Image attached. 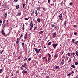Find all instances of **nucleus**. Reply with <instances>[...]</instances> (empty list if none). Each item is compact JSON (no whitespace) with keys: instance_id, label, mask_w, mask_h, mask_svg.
Returning <instances> with one entry per match:
<instances>
[{"instance_id":"f257e3e1","label":"nucleus","mask_w":78,"mask_h":78,"mask_svg":"<svg viewBox=\"0 0 78 78\" xmlns=\"http://www.w3.org/2000/svg\"><path fill=\"white\" fill-rule=\"evenodd\" d=\"M34 48L36 51V52L37 53H39L40 52V51H41V49H39L38 50V49H36V48H34Z\"/></svg>"},{"instance_id":"f03ea898","label":"nucleus","mask_w":78,"mask_h":78,"mask_svg":"<svg viewBox=\"0 0 78 78\" xmlns=\"http://www.w3.org/2000/svg\"><path fill=\"white\" fill-rule=\"evenodd\" d=\"M30 25L31 27H30L29 30H32V28H33V24L32 23V21H31Z\"/></svg>"},{"instance_id":"7ed1b4c3","label":"nucleus","mask_w":78,"mask_h":78,"mask_svg":"<svg viewBox=\"0 0 78 78\" xmlns=\"http://www.w3.org/2000/svg\"><path fill=\"white\" fill-rule=\"evenodd\" d=\"M58 44H55L54 43V44H53L52 45H53V47L54 48H55V47H57V46H58Z\"/></svg>"},{"instance_id":"20e7f679","label":"nucleus","mask_w":78,"mask_h":78,"mask_svg":"<svg viewBox=\"0 0 78 78\" xmlns=\"http://www.w3.org/2000/svg\"><path fill=\"white\" fill-rule=\"evenodd\" d=\"M58 17L60 20H62V13H61L59 15V16H58Z\"/></svg>"},{"instance_id":"39448f33","label":"nucleus","mask_w":78,"mask_h":78,"mask_svg":"<svg viewBox=\"0 0 78 78\" xmlns=\"http://www.w3.org/2000/svg\"><path fill=\"white\" fill-rule=\"evenodd\" d=\"M1 33L3 35H4V36L6 35V33H5L4 32V30H2L1 31Z\"/></svg>"},{"instance_id":"423d86ee","label":"nucleus","mask_w":78,"mask_h":78,"mask_svg":"<svg viewBox=\"0 0 78 78\" xmlns=\"http://www.w3.org/2000/svg\"><path fill=\"white\" fill-rule=\"evenodd\" d=\"M22 73H23V74H24V73H27L28 72L25 71V70H23L22 71Z\"/></svg>"},{"instance_id":"0eeeda50","label":"nucleus","mask_w":78,"mask_h":78,"mask_svg":"<svg viewBox=\"0 0 78 78\" xmlns=\"http://www.w3.org/2000/svg\"><path fill=\"white\" fill-rule=\"evenodd\" d=\"M56 32H55L54 34H53V37H55V36H56Z\"/></svg>"},{"instance_id":"6e6552de","label":"nucleus","mask_w":78,"mask_h":78,"mask_svg":"<svg viewBox=\"0 0 78 78\" xmlns=\"http://www.w3.org/2000/svg\"><path fill=\"white\" fill-rule=\"evenodd\" d=\"M64 59H63L62 61L61 64H64Z\"/></svg>"},{"instance_id":"1a4fd4ad","label":"nucleus","mask_w":78,"mask_h":78,"mask_svg":"<svg viewBox=\"0 0 78 78\" xmlns=\"http://www.w3.org/2000/svg\"><path fill=\"white\" fill-rule=\"evenodd\" d=\"M59 66H55V69H59Z\"/></svg>"},{"instance_id":"9d476101","label":"nucleus","mask_w":78,"mask_h":78,"mask_svg":"<svg viewBox=\"0 0 78 78\" xmlns=\"http://www.w3.org/2000/svg\"><path fill=\"white\" fill-rule=\"evenodd\" d=\"M35 14H36V16H37L38 14L37 13V10H35Z\"/></svg>"},{"instance_id":"9b49d317","label":"nucleus","mask_w":78,"mask_h":78,"mask_svg":"<svg viewBox=\"0 0 78 78\" xmlns=\"http://www.w3.org/2000/svg\"><path fill=\"white\" fill-rule=\"evenodd\" d=\"M71 67H72L73 68H75V65H73L71 66Z\"/></svg>"},{"instance_id":"f8f14e48","label":"nucleus","mask_w":78,"mask_h":78,"mask_svg":"<svg viewBox=\"0 0 78 78\" xmlns=\"http://www.w3.org/2000/svg\"><path fill=\"white\" fill-rule=\"evenodd\" d=\"M24 44H25V43H24V42L22 43L21 44H22V47H23Z\"/></svg>"},{"instance_id":"ddd939ff","label":"nucleus","mask_w":78,"mask_h":78,"mask_svg":"<svg viewBox=\"0 0 78 78\" xmlns=\"http://www.w3.org/2000/svg\"><path fill=\"white\" fill-rule=\"evenodd\" d=\"M19 8V5H18L16 6V9H18V8Z\"/></svg>"},{"instance_id":"4468645a","label":"nucleus","mask_w":78,"mask_h":78,"mask_svg":"<svg viewBox=\"0 0 78 78\" xmlns=\"http://www.w3.org/2000/svg\"><path fill=\"white\" fill-rule=\"evenodd\" d=\"M24 39H27V35H25L24 37Z\"/></svg>"},{"instance_id":"2eb2a0df","label":"nucleus","mask_w":78,"mask_h":78,"mask_svg":"<svg viewBox=\"0 0 78 78\" xmlns=\"http://www.w3.org/2000/svg\"><path fill=\"white\" fill-rule=\"evenodd\" d=\"M72 42H73V43L74 44H75V42H74V41H75V39H73L72 40Z\"/></svg>"},{"instance_id":"dca6fc26","label":"nucleus","mask_w":78,"mask_h":78,"mask_svg":"<svg viewBox=\"0 0 78 78\" xmlns=\"http://www.w3.org/2000/svg\"><path fill=\"white\" fill-rule=\"evenodd\" d=\"M4 17L5 18H6L7 17V14L5 13L4 15Z\"/></svg>"},{"instance_id":"f3484780","label":"nucleus","mask_w":78,"mask_h":78,"mask_svg":"<svg viewBox=\"0 0 78 78\" xmlns=\"http://www.w3.org/2000/svg\"><path fill=\"white\" fill-rule=\"evenodd\" d=\"M72 55H73V57H74L75 56V53H73L72 54Z\"/></svg>"},{"instance_id":"a211bd4d","label":"nucleus","mask_w":78,"mask_h":78,"mask_svg":"<svg viewBox=\"0 0 78 78\" xmlns=\"http://www.w3.org/2000/svg\"><path fill=\"white\" fill-rule=\"evenodd\" d=\"M51 43H52V42H49L48 43V45H50L51 44Z\"/></svg>"},{"instance_id":"6ab92c4d","label":"nucleus","mask_w":78,"mask_h":78,"mask_svg":"<svg viewBox=\"0 0 78 78\" xmlns=\"http://www.w3.org/2000/svg\"><path fill=\"white\" fill-rule=\"evenodd\" d=\"M22 66V67H26V66L24 65H23Z\"/></svg>"},{"instance_id":"aec40b11","label":"nucleus","mask_w":78,"mask_h":78,"mask_svg":"<svg viewBox=\"0 0 78 78\" xmlns=\"http://www.w3.org/2000/svg\"><path fill=\"white\" fill-rule=\"evenodd\" d=\"M28 60L29 61H31V57L29 58L28 59Z\"/></svg>"},{"instance_id":"412c9836","label":"nucleus","mask_w":78,"mask_h":78,"mask_svg":"<svg viewBox=\"0 0 78 78\" xmlns=\"http://www.w3.org/2000/svg\"><path fill=\"white\" fill-rule=\"evenodd\" d=\"M34 10H33V12H32V13H31V15H33V14H34Z\"/></svg>"},{"instance_id":"4be33fe9","label":"nucleus","mask_w":78,"mask_h":78,"mask_svg":"<svg viewBox=\"0 0 78 78\" xmlns=\"http://www.w3.org/2000/svg\"><path fill=\"white\" fill-rule=\"evenodd\" d=\"M27 59H28V58H27L24 59V61H26V60H27Z\"/></svg>"},{"instance_id":"5701e85b","label":"nucleus","mask_w":78,"mask_h":78,"mask_svg":"<svg viewBox=\"0 0 78 78\" xmlns=\"http://www.w3.org/2000/svg\"><path fill=\"white\" fill-rule=\"evenodd\" d=\"M39 34H42V33H43V31H40L39 32Z\"/></svg>"},{"instance_id":"b1692460","label":"nucleus","mask_w":78,"mask_h":78,"mask_svg":"<svg viewBox=\"0 0 78 78\" xmlns=\"http://www.w3.org/2000/svg\"><path fill=\"white\" fill-rule=\"evenodd\" d=\"M25 3H24L23 4V8H25Z\"/></svg>"},{"instance_id":"393cba45","label":"nucleus","mask_w":78,"mask_h":78,"mask_svg":"<svg viewBox=\"0 0 78 78\" xmlns=\"http://www.w3.org/2000/svg\"><path fill=\"white\" fill-rule=\"evenodd\" d=\"M77 34V33L76 32H75L74 33V34L75 36H76V34Z\"/></svg>"},{"instance_id":"a878e982","label":"nucleus","mask_w":78,"mask_h":78,"mask_svg":"<svg viewBox=\"0 0 78 78\" xmlns=\"http://www.w3.org/2000/svg\"><path fill=\"white\" fill-rule=\"evenodd\" d=\"M2 70H3L2 69H1L0 70V73H2V71H3Z\"/></svg>"},{"instance_id":"bb28decb","label":"nucleus","mask_w":78,"mask_h":78,"mask_svg":"<svg viewBox=\"0 0 78 78\" xmlns=\"http://www.w3.org/2000/svg\"><path fill=\"white\" fill-rule=\"evenodd\" d=\"M18 15H19L20 16V15H21V12L20 13H18Z\"/></svg>"},{"instance_id":"cd10ccee","label":"nucleus","mask_w":78,"mask_h":78,"mask_svg":"<svg viewBox=\"0 0 78 78\" xmlns=\"http://www.w3.org/2000/svg\"><path fill=\"white\" fill-rule=\"evenodd\" d=\"M2 21L1 20H0V26H1V25H2Z\"/></svg>"},{"instance_id":"c85d7f7f","label":"nucleus","mask_w":78,"mask_h":78,"mask_svg":"<svg viewBox=\"0 0 78 78\" xmlns=\"http://www.w3.org/2000/svg\"><path fill=\"white\" fill-rule=\"evenodd\" d=\"M3 51H4V50H2L1 51V54H2V53H3Z\"/></svg>"},{"instance_id":"c756f323","label":"nucleus","mask_w":78,"mask_h":78,"mask_svg":"<svg viewBox=\"0 0 78 78\" xmlns=\"http://www.w3.org/2000/svg\"><path fill=\"white\" fill-rule=\"evenodd\" d=\"M78 43V41H76L75 42V44H77Z\"/></svg>"},{"instance_id":"7c9ffc66","label":"nucleus","mask_w":78,"mask_h":78,"mask_svg":"<svg viewBox=\"0 0 78 78\" xmlns=\"http://www.w3.org/2000/svg\"><path fill=\"white\" fill-rule=\"evenodd\" d=\"M51 26L52 27H55V25H54V24H52L51 25Z\"/></svg>"},{"instance_id":"2f4dec72","label":"nucleus","mask_w":78,"mask_h":78,"mask_svg":"<svg viewBox=\"0 0 78 78\" xmlns=\"http://www.w3.org/2000/svg\"><path fill=\"white\" fill-rule=\"evenodd\" d=\"M57 56H58V55H57V54H56V55L54 56V57H55V58H56V57H57Z\"/></svg>"},{"instance_id":"473e14b6","label":"nucleus","mask_w":78,"mask_h":78,"mask_svg":"<svg viewBox=\"0 0 78 78\" xmlns=\"http://www.w3.org/2000/svg\"><path fill=\"white\" fill-rule=\"evenodd\" d=\"M67 55H68V56H70V53L69 52L68 53Z\"/></svg>"},{"instance_id":"72a5a7b5","label":"nucleus","mask_w":78,"mask_h":78,"mask_svg":"<svg viewBox=\"0 0 78 78\" xmlns=\"http://www.w3.org/2000/svg\"><path fill=\"white\" fill-rule=\"evenodd\" d=\"M48 55L49 56V58H51V55H50V54L48 53Z\"/></svg>"},{"instance_id":"f704fd0d","label":"nucleus","mask_w":78,"mask_h":78,"mask_svg":"<svg viewBox=\"0 0 78 78\" xmlns=\"http://www.w3.org/2000/svg\"><path fill=\"white\" fill-rule=\"evenodd\" d=\"M48 59L49 62H50V58H48Z\"/></svg>"},{"instance_id":"c9c22d12","label":"nucleus","mask_w":78,"mask_h":78,"mask_svg":"<svg viewBox=\"0 0 78 78\" xmlns=\"http://www.w3.org/2000/svg\"><path fill=\"white\" fill-rule=\"evenodd\" d=\"M69 5H70V6H71V5H72V2L70 3L69 4Z\"/></svg>"},{"instance_id":"e433bc0d","label":"nucleus","mask_w":78,"mask_h":78,"mask_svg":"<svg viewBox=\"0 0 78 78\" xmlns=\"http://www.w3.org/2000/svg\"><path fill=\"white\" fill-rule=\"evenodd\" d=\"M75 65H78V62H75Z\"/></svg>"},{"instance_id":"4c0bfd02","label":"nucleus","mask_w":78,"mask_h":78,"mask_svg":"<svg viewBox=\"0 0 78 78\" xmlns=\"http://www.w3.org/2000/svg\"><path fill=\"white\" fill-rule=\"evenodd\" d=\"M64 25H65V26H67V25L66 24V23H64Z\"/></svg>"},{"instance_id":"58836bf2","label":"nucleus","mask_w":78,"mask_h":78,"mask_svg":"<svg viewBox=\"0 0 78 78\" xmlns=\"http://www.w3.org/2000/svg\"><path fill=\"white\" fill-rule=\"evenodd\" d=\"M63 3V2H62L61 3V6H63L62 4Z\"/></svg>"},{"instance_id":"ea45409f","label":"nucleus","mask_w":78,"mask_h":78,"mask_svg":"<svg viewBox=\"0 0 78 78\" xmlns=\"http://www.w3.org/2000/svg\"><path fill=\"white\" fill-rule=\"evenodd\" d=\"M22 36H23V35H22V34L20 36V39L22 37Z\"/></svg>"},{"instance_id":"a19ab883","label":"nucleus","mask_w":78,"mask_h":78,"mask_svg":"<svg viewBox=\"0 0 78 78\" xmlns=\"http://www.w3.org/2000/svg\"><path fill=\"white\" fill-rule=\"evenodd\" d=\"M50 2V0H48V3H49Z\"/></svg>"},{"instance_id":"79ce46f5","label":"nucleus","mask_w":78,"mask_h":78,"mask_svg":"<svg viewBox=\"0 0 78 78\" xmlns=\"http://www.w3.org/2000/svg\"><path fill=\"white\" fill-rule=\"evenodd\" d=\"M36 28H37V27H35L34 28V30H36Z\"/></svg>"},{"instance_id":"37998d69","label":"nucleus","mask_w":78,"mask_h":78,"mask_svg":"<svg viewBox=\"0 0 78 78\" xmlns=\"http://www.w3.org/2000/svg\"><path fill=\"white\" fill-rule=\"evenodd\" d=\"M37 21H38V22H41V21H40V20H37Z\"/></svg>"},{"instance_id":"c03bdc74","label":"nucleus","mask_w":78,"mask_h":78,"mask_svg":"<svg viewBox=\"0 0 78 78\" xmlns=\"http://www.w3.org/2000/svg\"><path fill=\"white\" fill-rule=\"evenodd\" d=\"M25 20H28V19L27 18H25Z\"/></svg>"},{"instance_id":"a18cd8bd","label":"nucleus","mask_w":78,"mask_h":78,"mask_svg":"<svg viewBox=\"0 0 78 78\" xmlns=\"http://www.w3.org/2000/svg\"><path fill=\"white\" fill-rule=\"evenodd\" d=\"M16 44L17 45H18L19 44V41H16Z\"/></svg>"},{"instance_id":"49530a36","label":"nucleus","mask_w":78,"mask_h":78,"mask_svg":"<svg viewBox=\"0 0 78 78\" xmlns=\"http://www.w3.org/2000/svg\"><path fill=\"white\" fill-rule=\"evenodd\" d=\"M43 11H45V8H43Z\"/></svg>"},{"instance_id":"de8ad7c7","label":"nucleus","mask_w":78,"mask_h":78,"mask_svg":"<svg viewBox=\"0 0 78 78\" xmlns=\"http://www.w3.org/2000/svg\"><path fill=\"white\" fill-rule=\"evenodd\" d=\"M14 2H17V1H18V0H14Z\"/></svg>"},{"instance_id":"09e8293b","label":"nucleus","mask_w":78,"mask_h":78,"mask_svg":"<svg viewBox=\"0 0 78 78\" xmlns=\"http://www.w3.org/2000/svg\"><path fill=\"white\" fill-rule=\"evenodd\" d=\"M70 75L69 74H68L67 75V76H69Z\"/></svg>"},{"instance_id":"8fccbe9b","label":"nucleus","mask_w":78,"mask_h":78,"mask_svg":"<svg viewBox=\"0 0 78 78\" xmlns=\"http://www.w3.org/2000/svg\"><path fill=\"white\" fill-rule=\"evenodd\" d=\"M71 73H74V71H72L71 72Z\"/></svg>"},{"instance_id":"3c124183","label":"nucleus","mask_w":78,"mask_h":78,"mask_svg":"<svg viewBox=\"0 0 78 78\" xmlns=\"http://www.w3.org/2000/svg\"><path fill=\"white\" fill-rule=\"evenodd\" d=\"M25 68L24 69V70H27V67H24Z\"/></svg>"},{"instance_id":"603ef678","label":"nucleus","mask_w":78,"mask_h":78,"mask_svg":"<svg viewBox=\"0 0 78 78\" xmlns=\"http://www.w3.org/2000/svg\"><path fill=\"white\" fill-rule=\"evenodd\" d=\"M46 57H43L42 58V59H45Z\"/></svg>"},{"instance_id":"864d4df0","label":"nucleus","mask_w":78,"mask_h":78,"mask_svg":"<svg viewBox=\"0 0 78 78\" xmlns=\"http://www.w3.org/2000/svg\"><path fill=\"white\" fill-rule=\"evenodd\" d=\"M71 61V58H70L69 59V62H70Z\"/></svg>"},{"instance_id":"5fc2aeb1","label":"nucleus","mask_w":78,"mask_h":78,"mask_svg":"<svg viewBox=\"0 0 78 78\" xmlns=\"http://www.w3.org/2000/svg\"><path fill=\"white\" fill-rule=\"evenodd\" d=\"M44 48H47V47H46V46H44Z\"/></svg>"},{"instance_id":"6e6d98bb","label":"nucleus","mask_w":78,"mask_h":78,"mask_svg":"<svg viewBox=\"0 0 78 78\" xmlns=\"http://www.w3.org/2000/svg\"><path fill=\"white\" fill-rule=\"evenodd\" d=\"M69 74H70V75H72V73H69Z\"/></svg>"},{"instance_id":"4d7b16f0","label":"nucleus","mask_w":78,"mask_h":78,"mask_svg":"<svg viewBox=\"0 0 78 78\" xmlns=\"http://www.w3.org/2000/svg\"><path fill=\"white\" fill-rule=\"evenodd\" d=\"M74 27H75V28H76V25H74Z\"/></svg>"},{"instance_id":"13d9d810","label":"nucleus","mask_w":78,"mask_h":78,"mask_svg":"<svg viewBox=\"0 0 78 78\" xmlns=\"http://www.w3.org/2000/svg\"><path fill=\"white\" fill-rule=\"evenodd\" d=\"M27 34H28V33H27V32H26V34H25V35H27Z\"/></svg>"},{"instance_id":"bf43d9fd","label":"nucleus","mask_w":78,"mask_h":78,"mask_svg":"<svg viewBox=\"0 0 78 78\" xmlns=\"http://www.w3.org/2000/svg\"><path fill=\"white\" fill-rule=\"evenodd\" d=\"M20 56H19V57H18V59H20Z\"/></svg>"},{"instance_id":"052dcab7","label":"nucleus","mask_w":78,"mask_h":78,"mask_svg":"<svg viewBox=\"0 0 78 78\" xmlns=\"http://www.w3.org/2000/svg\"><path fill=\"white\" fill-rule=\"evenodd\" d=\"M22 30H24V27H23V29H22Z\"/></svg>"},{"instance_id":"680f3d73","label":"nucleus","mask_w":78,"mask_h":78,"mask_svg":"<svg viewBox=\"0 0 78 78\" xmlns=\"http://www.w3.org/2000/svg\"><path fill=\"white\" fill-rule=\"evenodd\" d=\"M17 41L19 42V38L17 39Z\"/></svg>"},{"instance_id":"e2e57ef3","label":"nucleus","mask_w":78,"mask_h":78,"mask_svg":"<svg viewBox=\"0 0 78 78\" xmlns=\"http://www.w3.org/2000/svg\"><path fill=\"white\" fill-rule=\"evenodd\" d=\"M63 53H64V52H62L61 54V55H62L63 54Z\"/></svg>"},{"instance_id":"0e129e2a","label":"nucleus","mask_w":78,"mask_h":78,"mask_svg":"<svg viewBox=\"0 0 78 78\" xmlns=\"http://www.w3.org/2000/svg\"><path fill=\"white\" fill-rule=\"evenodd\" d=\"M21 69H23V67H22V66L21 67Z\"/></svg>"},{"instance_id":"69168bd1","label":"nucleus","mask_w":78,"mask_h":78,"mask_svg":"<svg viewBox=\"0 0 78 78\" xmlns=\"http://www.w3.org/2000/svg\"><path fill=\"white\" fill-rule=\"evenodd\" d=\"M50 5H51V6H53V4H50Z\"/></svg>"},{"instance_id":"338daca9","label":"nucleus","mask_w":78,"mask_h":78,"mask_svg":"<svg viewBox=\"0 0 78 78\" xmlns=\"http://www.w3.org/2000/svg\"><path fill=\"white\" fill-rule=\"evenodd\" d=\"M64 23H66V21H65V22Z\"/></svg>"},{"instance_id":"774afa93","label":"nucleus","mask_w":78,"mask_h":78,"mask_svg":"<svg viewBox=\"0 0 78 78\" xmlns=\"http://www.w3.org/2000/svg\"><path fill=\"white\" fill-rule=\"evenodd\" d=\"M76 78H78V76H76Z\"/></svg>"}]
</instances>
